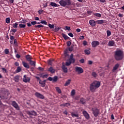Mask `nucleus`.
<instances>
[{
    "label": "nucleus",
    "mask_w": 124,
    "mask_h": 124,
    "mask_svg": "<svg viewBox=\"0 0 124 124\" xmlns=\"http://www.w3.org/2000/svg\"><path fill=\"white\" fill-rule=\"evenodd\" d=\"M14 36H10V40H12V41H13V40H14Z\"/></svg>",
    "instance_id": "338daca9"
},
{
    "label": "nucleus",
    "mask_w": 124,
    "mask_h": 124,
    "mask_svg": "<svg viewBox=\"0 0 124 124\" xmlns=\"http://www.w3.org/2000/svg\"><path fill=\"white\" fill-rule=\"evenodd\" d=\"M71 82V79H68L66 81V83L64 84V86L66 87L67 86H68L70 84Z\"/></svg>",
    "instance_id": "c85d7f7f"
},
{
    "label": "nucleus",
    "mask_w": 124,
    "mask_h": 124,
    "mask_svg": "<svg viewBox=\"0 0 124 124\" xmlns=\"http://www.w3.org/2000/svg\"><path fill=\"white\" fill-rule=\"evenodd\" d=\"M2 71H4V72H5V73H7V70H6V69H5L4 68H2Z\"/></svg>",
    "instance_id": "13d9d810"
},
{
    "label": "nucleus",
    "mask_w": 124,
    "mask_h": 124,
    "mask_svg": "<svg viewBox=\"0 0 124 124\" xmlns=\"http://www.w3.org/2000/svg\"><path fill=\"white\" fill-rule=\"evenodd\" d=\"M48 81H52L53 83H56L58 81V76H55L53 78L49 77L47 78Z\"/></svg>",
    "instance_id": "0eeeda50"
},
{
    "label": "nucleus",
    "mask_w": 124,
    "mask_h": 124,
    "mask_svg": "<svg viewBox=\"0 0 124 124\" xmlns=\"http://www.w3.org/2000/svg\"><path fill=\"white\" fill-rule=\"evenodd\" d=\"M56 90L58 93H62V90L60 89V87H56Z\"/></svg>",
    "instance_id": "c9c22d12"
},
{
    "label": "nucleus",
    "mask_w": 124,
    "mask_h": 124,
    "mask_svg": "<svg viewBox=\"0 0 124 124\" xmlns=\"http://www.w3.org/2000/svg\"><path fill=\"white\" fill-rule=\"evenodd\" d=\"M99 87H100V82L95 80L90 84V90L92 93H94L95 90L98 89Z\"/></svg>",
    "instance_id": "f03ea898"
},
{
    "label": "nucleus",
    "mask_w": 124,
    "mask_h": 124,
    "mask_svg": "<svg viewBox=\"0 0 124 124\" xmlns=\"http://www.w3.org/2000/svg\"><path fill=\"white\" fill-rule=\"evenodd\" d=\"M30 64L32 65V66H35V61H29Z\"/></svg>",
    "instance_id": "7c9ffc66"
},
{
    "label": "nucleus",
    "mask_w": 124,
    "mask_h": 124,
    "mask_svg": "<svg viewBox=\"0 0 124 124\" xmlns=\"http://www.w3.org/2000/svg\"><path fill=\"white\" fill-rule=\"evenodd\" d=\"M106 20H97L96 21V23H97V24H98L99 25H101L102 24H104V23H106Z\"/></svg>",
    "instance_id": "4be33fe9"
},
{
    "label": "nucleus",
    "mask_w": 124,
    "mask_h": 124,
    "mask_svg": "<svg viewBox=\"0 0 124 124\" xmlns=\"http://www.w3.org/2000/svg\"><path fill=\"white\" fill-rule=\"evenodd\" d=\"M94 16H95V17H98V18L101 17V15L100 13H94Z\"/></svg>",
    "instance_id": "2f4dec72"
},
{
    "label": "nucleus",
    "mask_w": 124,
    "mask_h": 124,
    "mask_svg": "<svg viewBox=\"0 0 124 124\" xmlns=\"http://www.w3.org/2000/svg\"><path fill=\"white\" fill-rule=\"evenodd\" d=\"M119 67H120V64H116L113 68L112 72H115V71L117 70Z\"/></svg>",
    "instance_id": "f3484780"
},
{
    "label": "nucleus",
    "mask_w": 124,
    "mask_h": 124,
    "mask_svg": "<svg viewBox=\"0 0 124 124\" xmlns=\"http://www.w3.org/2000/svg\"><path fill=\"white\" fill-rule=\"evenodd\" d=\"M62 37H63V38L65 39V40H67V39H69V37L67 36V35H66L65 34L62 33Z\"/></svg>",
    "instance_id": "cd10ccee"
},
{
    "label": "nucleus",
    "mask_w": 124,
    "mask_h": 124,
    "mask_svg": "<svg viewBox=\"0 0 124 124\" xmlns=\"http://www.w3.org/2000/svg\"><path fill=\"white\" fill-rule=\"evenodd\" d=\"M12 105L16 109V110H17L18 111H20V107H19V105H18V104L16 103L15 101H14L12 103Z\"/></svg>",
    "instance_id": "6e6552de"
},
{
    "label": "nucleus",
    "mask_w": 124,
    "mask_h": 124,
    "mask_svg": "<svg viewBox=\"0 0 124 124\" xmlns=\"http://www.w3.org/2000/svg\"><path fill=\"white\" fill-rule=\"evenodd\" d=\"M21 71H22V68H21V67L18 66L16 68V73H19V72H21Z\"/></svg>",
    "instance_id": "c756f323"
},
{
    "label": "nucleus",
    "mask_w": 124,
    "mask_h": 124,
    "mask_svg": "<svg viewBox=\"0 0 124 124\" xmlns=\"http://www.w3.org/2000/svg\"><path fill=\"white\" fill-rule=\"evenodd\" d=\"M92 75L94 78L97 77V74L94 72H92Z\"/></svg>",
    "instance_id": "72a5a7b5"
},
{
    "label": "nucleus",
    "mask_w": 124,
    "mask_h": 124,
    "mask_svg": "<svg viewBox=\"0 0 124 124\" xmlns=\"http://www.w3.org/2000/svg\"><path fill=\"white\" fill-rule=\"evenodd\" d=\"M118 16L120 18H123V17H124V15L123 14H118Z\"/></svg>",
    "instance_id": "e2e57ef3"
},
{
    "label": "nucleus",
    "mask_w": 124,
    "mask_h": 124,
    "mask_svg": "<svg viewBox=\"0 0 124 124\" xmlns=\"http://www.w3.org/2000/svg\"><path fill=\"white\" fill-rule=\"evenodd\" d=\"M74 57L73 54H71L70 58L68 60V62H65V65L66 66H69L71 63H74L75 62V59Z\"/></svg>",
    "instance_id": "20e7f679"
},
{
    "label": "nucleus",
    "mask_w": 124,
    "mask_h": 124,
    "mask_svg": "<svg viewBox=\"0 0 124 124\" xmlns=\"http://www.w3.org/2000/svg\"><path fill=\"white\" fill-rule=\"evenodd\" d=\"M11 31H13V32L15 33V32H16V31H17V29H12Z\"/></svg>",
    "instance_id": "680f3d73"
},
{
    "label": "nucleus",
    "mask_w": 124,
    "mask_h": 124,
    "mask_svg": "<svg viewBox=\"0 0 124 124\" xmlns=\"http://www.w3.org/2000/svg\"><path fill=\"white\" fill-rule=\"evenodd\" d=\"M48 64L49 65H52V62H53V60H48Z\"/></svg>",
    "instance_id": "8fccbe9b"
},
{
    "label": "nucleus",
    "mask_w": 124,
    "mask_h": 124,
    "mask_svg": "<svg viewBox=\"0 0 124 124\" xmlns=\"http://www.w3.org/2000/svg\"><path fill=\"white\" fill-rule=\"evenodd\" d=\"M107 34L108 37H109V36H110V35H111V31H110V30H107Z\"/></svg>",
    "instance_id": "58836bf2"
},
{
    "label": "nucleus",
    "mask_w": 124,
    "mask_h": 124,
    "mask_svg": "<svg viewBox=\"0 0 124 124\" xmlns=\"http://www.w3.org/2000/svg\"><path fill=\"white\" fill-rule=\"evenodd\" d=\"M68 34L71 37H73L74 36L73 34H72V33H69Z\"/></svg>",
    "instance_id": "774afa93"
},
{
    "label": "nucleus",
    "mask_w": 124,
    "mask_h": 124,
    "mask_svg": "<svg viewBox=\"0 0 124 124\" xmlns=\"http://www.w3.org/2000/svg\"><path fill=\"white\" fill-rule=\"evenodd\" d=\"M79 62H80V63H84L85 62V59H81L79 60Z\"/></svg>",
    "instance_id": "3c124183"
},
{
    "label": "nucleus",
    "mask_w": 124,
    "mask_h": 124,
    "mask_svg": "<svg viewBox=\"0 0 124 124\" xmlns=\"http://www.w3.org/2000/svg\"><path fill=\"white\" fill-rule=\"evenodd\" d=\"M34 20H35V21H39V17H37V16H35L34 17Z\"/></svg>",
    "instance_id": "0e129e2a"
},
{
    "label": "nucleus",
    "mask_w": 124,
    "mask_h": 124,
    "mask_svg": "<svg viewBox=\"0 0 124 124\" xmlns=\"http://www.w3.org/2000/svg\"><path fill=\"white\" fill-rule=\"evenodd\" d=\"M62 68L64 73H67L68 72L67 67H66L65 65H62Z\"/></svg>",
    "instance_id": "412c9836"
},
{
    "label": "nucleus",
    "mask_w": 124,
    "mask_h": 124,
    "mask_svg": "<svg viewBox=\"0 0 124 124\" xmlns=\"http://www.w3.org/2000/svg\"><path fill=\"white\" fill-rule=\"evenodd\" d=\"M25 58H26V60H27V61L28 62H30V61H31V60H32V57H31V56L29 54L26 55Z\"/></svg>",
    "instance_id": "a211bd4d"
},
{
    "label": "nucleus",
    "mask_w": 124,
    "mask_h": 124,
    "mask_svg": "<svg viewBox=\"0 0 124 124\" xmlns=\"http://www.w3.org/2000/svg\"><path fill=\"white\" fill-rule=\"evenodd\" d=\"M28 21L22 19L21 21H19V23H21V24H26Z\"/></svg>",
    "instance_id": "de8ad7c7"
},
{
    "label": "nucleus",
    "mask_w": 124,
    "mask_h": 124,
    "mask_svg": "<svg viewBox=\"0 0 124 124\" xmlns=\"http://www.w3.org/2000/svg\"><path fill=\"white\" fill-rule=\"evenodd\" d=\"M108 45V46H109V47L116 46V44H115V41H114L113 40L109 41Z\"/></svg>",
    "instance_id": "dca6fc26"
},
{
    "label": "nucleus",
    "mask_w": 124,
    "mask_h": 124,
    "mask_svg": "<svg viewBox=\"0 0 124 124\" xmlns=\"http://www.w3.org/2000/svg\"><path fill=\"white\" fill-rule=\"evenodd\" d=\"M59 3L62 7H65V6L71 5V1L70 0H61L59 1Z\"/></svg>",
    "instance_id": "7ed1b4c3"
},
{
    "label": "nucleus",
    "mask_w": 124,
    "mask_h": 124,
    "mask_svg": "<svg viewBox=\"0 0 124 124\" xmlns=\"http://www.w3.org/2000/svg\"><path fill=\"white\" fill-rule=\"evenodd\" d=\"M61 106L63 107H68V106H70V104L69 103H66L61 105Z\"/></svg>",
    "instance_id": "a878e982"
},
{
    "label": "nucleus",
    "mask_w": 124,
    "mask_h": 124,
    "mask_svg": "<svg viewBox=\"0 0 124 124\" xmlns=\"http://www.w3.org/2000/svg\"><path fill=\"white\" fill-rule=\"evenodd\" d=\"M27 113L28 115H29L30 116H36L37 115L36 112L34 111V110L27 111Z\"/></svg>",
    "instance_id": "9d476101"
},
{
    "label": "nucleus",
    "mask_w": 124,
    "mask_h": 124,
    "mask_svg": "<svg viewBox=\"0 0 124 124\" xmlns=\"http://www.w3.org/2000/svg\"><path fill=\"white\" fill-rule=\"evenodd\" d=\"M8 95H9V93L8 92V91H7V90H6L4 92V93L2 96L3 98H4V99H7V98H8Z\"/></svg>",
    "instance_id": "ddd939ff"
},
{
    "label": "nucleus",
    "mask_w": 124,
    "mask_h": 124,
    "mask_svg": "<svg viewBox=\"0 0 124 124\" xmlns=\"http://www.w3.org/2000/svg\"><path fill=\"white\" fill-rule=\"evenodd\" d=\"M71 45V42L70 41L67 42V46L69 47V46H70Z\"/></svg>",
    "instance_id": "6e6d98bb"
},
{
    "label": "nucleus",
    "mask_w": 124,
    "mask_h": 124,
    "mask_svg": "<svg viewBox=\"0 0 124 124\" xmlns=\"http://www.w3.org/2000/svg\"><path fill=\"white\" fill-rule=\"evenodd\" d=\"M48 27L50 28V29H54V25L53 24H49Z\"/></svg>",
    "instance_id": "603ef678"
},
{
    "label": "nucleus",
    "mask_w": 124,
    "mask_h": 124,
    "mask_svg": "<svg viewBox=\"0 0 124 124\" xmlns=\"http://www.w3.org/2000/svg\"><path fill=\"white\" fill-rule=\"evenodd\" d=\"M48 71L50 72V73H55V70L54 68H53V67H50L48 69Z\"/></svg>",
    "instance_id": "b1692460"
},
{
    "label": "nucleus",
    "mask_w": 124,
    "mask_h": 124,
    "mask_svg": "<svg viewBox=\"0 0 124 124\" xmlns=\"http://www.w3.org/2000/svg\"><path fill=\"white\" fill-rule=\"evenodd\" d=\"M92 47H93V48H95L96 46H98V45H99V42L97 41H94L92 42Z\"/></svg>",
    "instance_id": "9b49d317"
},
{
    "label": "nucleus",
    "mask_w": 124,
    "mask_h": 124,
    "mask_svg": "<svg viewBox=\"0 0 124 124\" xmlns=\"http://www.w3.org/2000/svg\"><path fill=\"white\" fill-rule=\"evenodd\" d=\"M68 49L67 48L66 49H65L64 51V54L65 55V56H68Z\"/></svg>",
    "instance_id": "e433bc0d"
},
{
    "label": "nucleus",
    "mask_w": 124,
    "mask_h": 124,
    "mask_svg": "<svg viewBox=\"0 0 124 124\" xmlns=\"http://www.w3.org/2000/svg\"><path fill=\"white\" fill-rule=\"evenodd\" d=\"M46 83V80H44V81L40 80L39 81V84L42 85L41 87H42L43 88H44V87H45Z\"/></svg>",
    "instance_id": "aec40b11"
},
{
    "label": "nucleus",
    "mask_w": 124,
    "mask_h": 124,
    "mask_svg": "<svg viewBox=\"0 0 124 124\" xmlns=\"http://www.w3.org/2000/svg\"><path fill=\"white\" fill-rule=\"evenodd\" d=\"M23 81L24 83H28V82H30V81H31V78L29 77H27L26 75H24L23 78Z\"/></svg>",
    "instance_id": "4468645a"
},
{
    "label": "nucleus",
    "mask_w": 124,
    "mask_h": 124,
    "mask_svg": "<svg viewBox=\"0 0 124 124\" xmlns=\"http://www.w3.org/2000/svg\"><path fill=\"white\" fill-rule=\"evenodd\" d=\"M20 77V76H16L15 78H14V80L15 82H16V83L19 82V80H20V78H19Z\"/></svg>",
    "instance_id": "bb28decb"
},
{
    "label": "nucleus",
    "mask_w": 124,
    "mask_h": 124,
    "mask_svg": "<svg viewBox=\"0 0 124 124\" xmlns=\"http://www.w3.org/2000/svg\"><path fill=\"white\" fill-rule=\"evenodd\" d=\"M40 23L43 24V25H47V22L45 20H41Z\"/></svg>",
    "instance_id": "a18cd8bd"
},
{
    "label": "nucleus",
    "mask_w": 124,
    "mask_h": 124,
    "mask_svg": "<svg viewBox=\"0 0 124 124\" xmlns=\"http://www.w3.org/2000/svg\"><path fill=\"white\" fill-rule=\"evenodd\" d=\"M50 5H51V6H53V7H59L60 6V5L57 4L54 2H50Z\"/></svg>",
    "instance_id": "5701e85b"
},
{
    "label": "nucleus",
    "mask_w": 124,
    "mask_h": 124,
    "mask_svg": "<svg viewBox=\"0 0 124 124\" xmlns=\"http://www.w3.org/2000/svg\"><path fill=\"white\" fill-rule=\"evenodd\" d=\"M43 12H44V10H39V11H38V13L40 15H41V14H42V13H43Z\"/></svg>",
    "instance_id": "37998d69"
},
{
    "label": "nucleus",
    "mask_w": 124,
    "mask_h": 124,
    "mask_svg": "<svg viewBox=\"0 0 124 124\" xmlns=\"http://www.w3.org/2000/svg\"><path fill=\"white\" fill-rule=\"evenodd\" d=\"M38 69H39V70H40V71H43V70H44V69L41 67H39L38 68Z\"/></svg>",
    "instance_id": "4d7b16f0"
},
{
    "label": "nucleus",
    "mask_w": 124,
    "mask_h": 124,
    "mask_svg": "<svg viewBox=\"0 0 124 124\" xmlns=\"http://www.w3.org/2000/svg\"><path fill=\"white\" fill-rule=\"evenodd\" d=\"M68 50L70 51V52H72L73 51V46H71L70 47H69L68 48Z\"/></svg>",
    "instance_id": "c03bdc74"
},
{
    "label": "nucleus",
    "mask_w": 124,
    "mask_h": 124,
    "mask_svg": "<svg viewBox=\"0 0 124 124\" xmlns=\"http://www.w3.org/2000/svg\"><path fill=\"white\" fill-rule=\"evenodd\" d=\"M34 28H38V29H40V28H44V26L43 25H35L34 26Z\"/></svg>",
    "instance_id": "473e14b6"
},
{
    "label": "nucleus",
    "mask_w": 124,
    "mask_h": 124,
    "mask_svg": "<svg viewBox=\"0 0 124 124\" xmlns=\"http://www.w3.org/2000/svg\"><path fill=\"white\" fill-rule=\"evenodd\" d=\"M119 9H120V10H123V11H124V4L123 6H122L121 8H119Z\"/></svg>",
    "instance_id": "69168bd1"
},
{
    "label": "nucleus",
    "mask_w": 124,
    "mask_h": 124,
    "mask_svg": "<svg viewBox=\"0 0 124 124\" xmlns=\"http://www.w3.org/2000/svg\"><path fill=\"white\" fill-rule=\"evenodd\" d=\"M4 53L6 55H8V54H9V49L6 48L4 50Z\"/></svg>",
    "instance_id": "a19ab883"
},
{
    "label": "nucleus",
    "mask_w": 124,
    "mask_h": 124,
    "mask_svg": "<svg viewBox=\"0 0 124 124\" xmlns=\"http://www.w3.org/2000/svg\"><path fill=\"white\" fill-rule=\"evenodd\" d=\"M26 25L23 24L21 23L19 25V27L21 29H24V28H26Z\"/></svg>",
    "instance_id": "f704fd0d"
},
{
    "label": "nucleus",
    "mask_w": 124,
    "mask_h": 124,
    "mask_svg": "<svg viewBox=\"0 0 124 124\" xmlns=\"http://www.w3.org/2000/svg\"><path fill=\"white\" fill-rule=\"evenodd\" d=\"M87 44H88V43L86 42V41H84L83 42V45L84 46H86V45H87Z\"/></svg>",
    "instance_id": "052dcab7"
},
{
    "label": "nucleus",
    "mask_w": 124,
    "mask_h": 124,
    "mask_svg": "<svg viewBox=\"0 0 124 124\" xmlns=\"http://www.w3.org/2000/svg\"><path fill=\"white\" fill-rule=\"evenodd\" d=\"M114 58L116 61H123L124 58V51L120 49H117L114 52Z\"/></svg>",
    "instance_id": "f257e3e1"
},
{
    "label": "nucleus",
    "mask_w": 124,
    "mask_h": 124,
    "mask_svg": "<svg viewBox=\"0 0 124 124\" xmlns=\"http://www.w3.org/2000/svg\"><path fill=\"white\" fill-rule=\"evenodd\" d=\"M79 103H80L81 104H85L86 100L84 99V98H81L80 99Z\"/></svg>",
    "instance_id": "393cba45"
},
{
    "label": "nucleus",
    "mask_w": 124,
    "mask_h": 124,
    "mask_svg": "<svg viewBox=\"0 0 124 124\" xmlns=\"http://www.w3.org/2000/svg\"><path fill=\"white\" fill-rule=\"evenodd\" d=\"M22 64L25 68H27V69L30 68V65H29L28 63L25 62L24 61H22Z\"/></svg>",
    "instance_id": "6ab92c4d"
},
{
    "label": "nucleus",
    "mask_w": 124,
    "mask_h": 124,
    "mask_svg": "<svg viewBox=\"0 0 124 124\" xmlns=\"http://www.w3.org/2000/svg\"><path fill=\"white\" fill-rule=\"evenodd\" d=\"M35 95L38 98H40L41 99H44V96L38 92H36L35 93Z\"/></svg>",
    "instance_id": "1a4fd4ad"
},
{
    "label": "nucleus",
    "mask_w": 124,
    "mask_h": 124,
    "mask_svg": "<svg viewBox=\"0 0 124 124\" xmlns=\"http://www.w3.org/2000/svg\"><path fill=\"white\" fill-rule=\"evenodd\" d=\"M6 23H7V24L10 23V18L7 17L6 18Z\"/></svg>",
    "instance_id": "79ce46f5"
},
{
    "label": "nucleus",
    "mask_w": 124,
    "mask_h": 124,
    "mask_svg": "<svg viewBox=\"0 0 124 124\" xmlns=\"http://www.w3.org/2000/svg\"><path fill=\"white\" fill-rule=\"evenodd\" d=\"M84 53L86 54V55H90V54H91V51L88 49H86L84 50Z\"/></svg>",
    "instance_id": "4c0bfd02"
},
{
    "label": "nucleus",
    "mask_w": 124,
    "mask_h": 124,
    "mask_svg": "<svg viewBox=\"0 0 124 124\" xmlns=\"http://www.w3.org/2000/svg\"><path fill=\"white\" fill-rule=\"evenodd\" d=\"M71 116H72V117H78L79 115H78V114H75V113H72Z\"/></svg>",
    "instance_id": "49530a36"
},
{
    "label": "nucleus",
    "mask_w": 124,
    "mask_h": 124,
    "mask_svg": "<svg viewBox=\"0 0 124 124\" xmlns=\"http://www.w3.org/2000/svg\"><path fill=\"white\" fill-rule=\"evenodd\" d=\"M36 24H37V22H36V21L31 22V25H36Z\"/></svg>",
    "instance_id": "5fc2aeb1"
},
{
    "label": "nucleus",
    "mask_w": 124,
    "mask_h": 124,
    "mask_svg": "<svg viewBox=\"0 0 124 124\" xmlns=\"http://www.w3.org/2000/svg\"><path fill=\"white\" fill-rule=\"evenodd\" d=\"M75 94V90H73L71 92V95L73 96Z\"/></svg>",
    "instance_id": "09e8293b"
},
{
    "label": "nucleus",
    "mask_w": 124,
    "mask_h": 124,
    "mask_svg": "<svg viewBox=\"0 0 124 124\" xmlns=\"http://www.w3.org/2000/svg\"><path fill=\"white\" fill-rule=\"evenodd\" d=\"M93 61L89 60L88 61V64H89V65H92V64H93Z\"/></svg>",
    "instance_id": "864d4df0"
},
{
    "label": "nucleus",
    "mask_w": 124,
    "mask_h": 124,
    "mask_svg": "<svg viewBox=\"0 0 124 124\" xmlns=\"http://www.w3.org/2000/svg\"><path fill=\"white\" fill-rule=\"evenodd\" d=\"M92 111L93 112V114L94 117H98L100 112L99 109L96 108H92Z\"/></svg>",
    "instance_id": "39448f33"
},
{
    "label": "nucleus",
    "mask_w": 124,
    "mask_h": 124,
    "mask_svg": "<svg viewBox=\"0 0 124 124\" xmlns=\"http://www.w3.org/2000/svg\"><path fill=\"white\" fill-rule=\"evenodd\" d=\"M96 22L95 21L91 19L89 20V24L91 27H95V25H96Z\"/></svg>",
    "instance_id": "2eb2a0df"
},
{
    "label": "nucleus",
    "mask_w": 124,
    "mask_h": 124,
    "mask_svg": "<svg viewBox=\"0 0 124 124\" xmlns=\"http://www.w3.org/2000/svg\"><path fill=\"white\" fill-rule=\"evenodd\" d=\"M65 29L67 31H70V27L68 26H65Z\"/></svg>",
    "instance_id": "bf43d9fd"
},
{
    "label": "nucleus",
    "mask_w": 124,
    "mask_h": 124,
    "mask_svg": "<svg viewBox=\"0 0 124 124\" xmlns=\"http://www.w3.org/2000/svg\"><path fill=\"white\" fill-rule=\"evenodd\" d=\"M82 113L83 114V116H84V117L86 119V120H89V119H90V115L89 114V113H88L87 111L84 110L82 112Z\"/></svg>",
    "instance_id": "f8f14e48"
},
{
    "label": "nucleus",
    "mask_w": 124,
    "mask_h": 124,
    "mask_svg": "<svg viewBox=\"0 0 124 124\" xmlns=\"http://www.w3.org/2000/svg\"><path fill=\"white\" fill-rule=\"evenodd\" d=\"M13 27L15 29H17V28L18 27V23H13Z\"/></svg>",
    "instance_id": "ea45409f"
},
{
    "label": "nucleus",
    "mask_w": 124,
    "mask_h": 124,
    "mask_svg": "<svg viewBox=\"0 0 124 124\" xmlns=\"http://www.w3.org/2000/svg\"><path fill=\"white\" fill-rule=\"evenodd\" d=\"M75 71L78 74H81L84 72V70H83V68L81 67L77 66L75 67Z\"/></svg>",
    "instance_id": "423d86ee"
}]
</instances>
